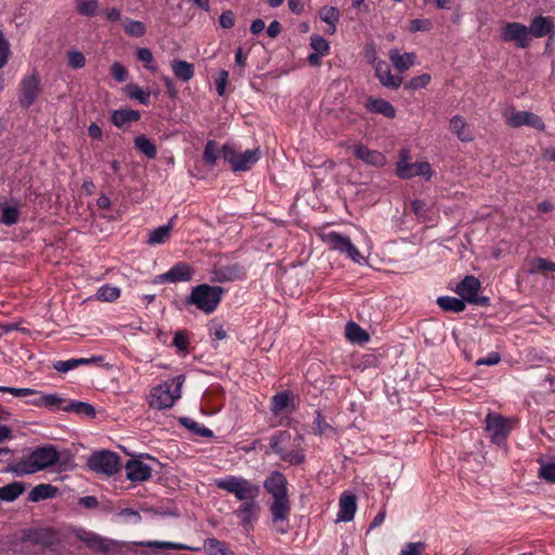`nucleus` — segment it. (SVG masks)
<instances>
[{
  "instance_id": "obj_13",
  "label": "nucleus",
  "mask_w": 555,
  "mask_h": 555,
  "mask_svg": "<svg viewBox=\"0 0 555 555\" xmlns=\"http://www.w3.org/2000/svg\"><path fill=\"white\" fill-rule=\"evenodd\" d=\"M88 466L93 472L111 476L118 472L120 462L114 452L98 451L89 457Z\"/></svg>"
},
{
  "instance_id": "obj_9",
  "label": "nucleus",
  "mask_w": 555,
  "mask_h": 555,
  "mask_svg": "<svg viewBox=\"0 0 555 555\" xmlns=\"http://www.w3.org/2000/svg\"><path fill=\"white\" fill-rule=\"evenodd\" d=\"M396 173L401 179H411L414 177H422L429 180L434 171L427 162L411 163L409 151L403 150L400 152V157L396 166Z\"/></svg>"
},
{
  "instance_id": "obj_36",
  "label": "nucleus",
  "mask_w": 555,
  "mask_h": 555,
  "mask_svg": "<svg viewBox=\"0 0 555 555\" xmlns=\"http://www.w3.org/2000/svg\"><path fill=\"white\" fill-rule=\"evenodd\" d=\"M437 304L442 310L455 313L464 311L466 307L463 299L450 296L439 297Z\"/></svg>"
},
{
  "instance_id": "obj_31",
  "label": "nucleus",
  "mask_w": 555,
  "mask_h": 555,
  "mask_svg": "<svg viewBox=\"0 0 555 555\" xmlns=\"http://www.w3.org/2000/svg\"><path fill=\"white\" fill-rule=\"evenodd\" d=\"M242 275V270L238 266H227L217 269L214 272V281L224 283L229 281H234L236 279H240Z\"/></svg>"
},
{
  "instance_id": "obj_34",
  "label": "nucleus",
  "mask_w": 555,
  "mask_h": 555,
  "mask_svg": "<svg viewBox=\"0 0 555 555\" xmlns=\"http://www.w3.org/2000/svg\"><path fill=\"white\" fill-rule=\"evenodd\" d=\"M25 491L22 482L14 481L0 488V500L12 502L17 499Z\"/></svg>"
},
{
  "instance_id": "obj_64",
  "label": "nucleus",
  "mask_w": 555,
  "mask_h": 555,
  "mask_svg": "<svg viewBox=\"0 0 555 555\" xmlns=\"http://www.w3.org/2000/svg\"><path fill=\"white\" fill-rule=\"evenodd\" d=\"M188 337L182 332H177L173 337V345L181 351L188 348Z\"/></svg>"
},
{
  "instance_id": "obj_26",
  "label": "nucleus",
  "mask_w": 555,
  "mask_h": 555,
  "mask_svg": "<svg viewBox=\"0 0 555 555\" xmlns=\"http://www.w3.org/2000/svg\"><path fill=\"white\" fill-rule=\"evenodd\" d=\"M366 108L376 114H380L385 117L392 118L396 115V108L391 103L384 99H369L366 102Z\"/></svg>"
},
{
  "instance_id": "obj_3",
  "label": "nucleus",
  "mask_w": 555,
  "mask_h": 555,
  "mask_svg": "<svg viewBox=\"0 0 555 555\" xmlns=\"http://www.w3.org/2000/svg\"><path fill=\"white\" fill-rule=\"evenodd\" d=\"M270 446L282 461L292 465L301 464L305 460L304 438L301 435L280 431L271 438Z\"/></svg>"
},
{
  "instance_id": "obj_46",
  "label": "nucleus",
  "mask_w": 555,
  "mask_h": 555,
  "mask_svg": "<svg viewBox=\"0 0 555 555\" xmlns=\"http://www.w3.org/2000/svg\"><path fill=\"white\" fill-rule=\"evenodd\" d=\"M539 477L548 482H555V461L539 460Z\"/></svg>"
},
{
  "instance_id": "obj_29",
  "label": "nucleus",
  "mask_w": 555,
  "mask_h": 555,
  "mask_svg": "<svg viewBox=\"0 0 555 555\" xmlns=\"http://www.w3.org/2000/svg\"><path fill=\"white\" fill-rule=\"evenodd\" d=\"M140 119V113L134 109L122 108L115 111L112 115L113 124L121 128L130 122L137 121Z\"/></svg>"
},
{
  "instance_id": "obj_37",
  "label": "nucleus",
  "mask_w": 555,
  "mask_h": 555,
  "mask_svg": "<svg viewBox=\"0 0 555 555\" xmlns=\"http://www.w3.org/2000/svg\"><path fill=\"white\" fill-rule=\"evenodd\" d=\"M346 337L351 343L363 344L369 341V334L358 324L350 322L346 325Z\"/></svg>"
},
{
  "instance_id": "obj_42",
  "label": "nucleus",
  "mask_w": 555,
  "mask_h": 555,
  "mask_svg": "<svg viewBox=\"0 0 555 555\" xmlns=\"http://www.w3.org/2000/svg\"><path fill=\"white\" fill-rule=\"evenodd\" d=\"M293 406V398L287 392L276 393L272 399V412L280 414L281 412Z\"/></svg>"
},
{
  "instance_id": "obj_17",
  "label": "nucleus",
  "mask_w": 555,
  "mask_h": 555,
  "mask_svg": "<svg viewBox=\"0 0 555 555\" xmlns=\"http://www.w3.org/2000/svg\"><path fill=\"white\" fill-rule=\"evenodd\" d=\"M194 270L185 262L176 263L168 272L160 274L157 280L158 282H188L192 280Z\"/></svg>"
},
{
  "instance_id": "obj_48",
  "label": "nucleus",
  "mask_w": 555,
  "mask_h": 555,
  "mask_svg": "<svg viewBox=\"0 0 555 555\" xmlns=\"http://www.w3.org/2000/svg\"><path fill=\"white\" fill-rule=\"evenodd\" d=\"M529 271L531 273L555 271V262H552L544 258H535L530 262Z\"/></svg>"
},
{
  "instance_id": "obj_6",
  "label": "nucleus",
  "mask_w": 555,
  "mask_h": 555,
  "mask_svg": "<svg viewBox=\"0 0 555 555\" xmlns=\"http://www.w3.org/2000/svg\"><path fill=\"white\" fill-rule=\"evenodd\" d=\"M72 529L73 528L67 530H57L50 527L27 529L22 533V541L34 545L53 548L63 543L68 537L73 535L70 532Z\"/></svg>"
},
{
  "instance_id": "obj_41",
  "label": "nucleus",
  "mask_w": 555,
  "mask_h": 555,
  "mask_svg": "<svg viewBox=\"0 0 555 555\" xmlns=\"http://www.w3.org/2000/svg\"><path fill=\"white\" fill-rule=\"evenodd\" d=\"M120 296V288L108 284L102 285L95 294V298L103 302H111L118 299Z\"/></svg>"
},
{
  "instance_id": "obj_25",
  "label": "nucleus",
  "mask_w": 555,
  "mask_h": 555,
  "mask_svg": "<svg viewBox=\"0 0 555 555\" xmlns=\"http://www.w3.org/2000/svg\"><path fill=\"white\" fill-rule=\"evenodd\" d=\"M264 489L272 495L287 493V480L281 473H272L263 483Z\"/></svg>"
},
{
  "instance_id": "obj_63",
  "label": "nucleus",
  "mask_w": 555,
  "mask_h": 555,
  "mask_svg": "<svg viewBox=\"0 0 555 555\" xmlns=\"http://www.w3.org/2000/svg\"><path fill=\"white\" fill-rule=\"evenodd\" d=\"M501 360V357L498 352H491L487 357L477 360V365H494L498 364Z\"/></svg>"
},
{
  "instance_id": "obj_50",
  "label": "nucleus",
  "mask_w": 555,
  "mask_h": 555,
  "mask_svg": "<svg viewBox=\"0 0 555 555\" xmlns=\"http://www.w3.org/2000/svg\"><path fill=\"white\" fill-rule=\"evenodd\" d=\"M204 160L206 164L214 166L219 157L217 143L215 141L207 142L204 154Z\"/></svg>"
},
{
  "instance_id": "obj_38",
  "label": "nucleus",
  "mask_w": 555,
  "mask_h": 555,
  "mask_svg": "<svg viewBox=\"0 0 555 555\" xmlns=\"http://www.w3.org/2000/svg\"><path fill=\"white\" fill-rule=\"evenodd\" d=\"M20 210L17 206L8 204L0 205V222L5 225L15 224L18 220Z\"/></svg>"
},
{
  "instance_id": "obj_40",
  "label": "nucleus",
  "mask_w": 555,
  "mask_h": 555,
  "mask_svg": "<svg viewBox=\"0 0 555 555\" xmlns=\"http://www.w3.org/2000/svg\"><path fill=\"white\" fill-rule=\"evenodd\" d=\"M134 146L138 149L141 153H143L146 157L153 159L156 157L157 150L156 145L146 138L145 135H139L134 139Z\"/></svg>"
},
{
  "instance_id": "obj_45",
  "label": "nucleus",
  "mask_w": 555,
  "mask_h": 555,
  "mask_svg": "<svg viewBox=\"0 0 555 555\" xmlns=\"http://www.w3.org/2000/svg\"><path fill=\"white\" fill-rule=\"evenodd\" d=\"M125 91L130 99L138 100L141 104L146 105L150 102V92L144 91L135 83L127 85Z\"/></svg>"
},
{
  "instance_id": "obj_7",
  "label": "nucleus",
  "mask_w": 555,
  "mask_h": 555,
  "mask_svg": "<svg viewBox=\"0 0 555 555\" xmlns=\"http://www.w3.org/2000/svg\"><path fill=\"white\" fill-rule=\"evenodd\" d=\"M222 294L223 288L220 286L201 284L192 289L188 298V304H192L201 311L209 314L217 309L221 301Z\"/></svg>"
},
{
  "instance_id": "obj_27",
  "label": "nucleus",
  "mask_w": 555,
  "mask_h": 555,
  "mask_svg": "<svg viewBox=\"0 0 555 555\" xmlns=\"http://www.w3.org/2000/svg\"><path fill=\"white\" fill-rule=\"evenodd\" d=\"M415 54L412 52L404 54H400L398 50H391L389 52V59L395 68L399 72H404L412 67L415 64Z\"/></svg>"
},
{
  "instance_id": "obj_57",
  "label": "nucleus",
  "mask_w": 555,
  "mask_h": 555,
  "mask_svg": "<svg viewBox=\"0 0 555 555\" xmlns=\"http://www.w3.org/2000/svg\"><path fill=\"white\" fill-rule=\"evenodd\" d=\"M433 29V23L429 20H413L410 23V30L415 31H429Z\"/></svg>"
},
{
  "instance_id": "obj_51",
  "label": "nucleus",
  "mask_w": 555,
  "mask_h": 555,
  "mask_svg": "<svg viewBox=\"0 0 555 555\" xmlns=\"http://www.w3.org/2000/svg\"><path fill=\"white\" fill-rule=\"evenodd\" d=\"M11 55L10 42L4 37L3 31L0 29V69L3 68L9 62Z\"/></svg>"
},
{
  "instance_id": "obj_35",
  "label": "nucleus",
  "mask_w": 555,
  "mask_h": 555,
  "mask_svg": "<svg viewBox=\"0 0 555 555\" xmlns=\"http://www.w3.org/2000/svg\"><path fill=\"white\" fill-rule=\"evenodd\" d=\"M62 410L65 412H75L79 415L90 418L95 416L94 408L91 404L81 401H72L68 404L62 406Z\"/></svg>"
},
{
  "instance_id": "obj_1",
  "label": "nucleus",
  "mask_w": 555,
  "mask_h": 555,
  "mask_svg": "<svg viewBox=\"0 0 555 555\" xmlns=\"http://www.w3.org/2000/svg\"><path fill=\"white\" fill-rule=\"evenodd\" d=\"M70 532L88 548L102 555H129L133 546L131 543L104 538L83 528H73Z\"/></svg>"
},
{
  "instance_id": "obj_21",
  "label": "nucleus",
  "mask_w": 555,
  "mask_h": 555,
  "mask_svg": "<svg viewBox=\"0 0 555 555\" xmlns=\"http://www.w3.org/2000/svg\"><path fill=\"white\" fill-rule=\"evenodd\" d=\"M270 512L273 521L278 522L286 520L291 513L288 493L273 496V502L270 505Z\"/></svg>"
},
{
  "instance_id": "obj_2",
  "label": "nucleus",
  "mask_w": 555,
  "mask_h": 555,
  "mask_svg": "<svg viewBox=\"0 0 555 555\" xmlns=\"http://www.w3.org/2000/svg\"><path fill=\"white\" fill-rule=\"evenodd\" d=\"M60 460V454L53 446L35 449L27 457L14 463L10 470L17 476L30 475L51 467Z\"/></svg>"
},
{
  "instance_id": "obj_15",
  "label": "nucleus",
  "mask_w": 555,
  "mask_h": 555,
  "mask_svg": "<svg viewBox=\"0 0 555 555\" xmlns=\"http://www.w3.org/2000/svg\"><path fill=\"white\" fill-rule=\"evenodd\" d=\"M240 520V525L245 532L254 529L255 522L258 520L260 514V504L257 500H249L248 502L241 503L240 507L234 512Z\"/></svg>"
},
{
  "instance_id": "obj_39",
  "label": "nucleus",
  "mask_w": 555,
  "mask_h": 555,
  "mask_svg": "<svg viewBox=\"0 0 555 555\" xmlns=\"http://www.w3.org/2000/svg\"><path fill=\"white\" fill-rule=\"evenodd\" d=\"M320 17L330 26V33L336 31V24L339 20V12L335 7H323L320 12Z\"/></svg>"
},
{
  "instance_id": "obj_28",
  "label": "nucleus",
  "mask_w": 555,
  "mask_h": 555,
  "mask_svg": "<svg viewBox=\"0 0 555 555\" xmlns=\"http://www.w3.org/2000/svg\"><path fill=\"white\" fill-rule=\"evenodd\" d=\"M450 129L463 142H469L473 140V135H472L469 129L467 128V124H466L465 119L460 115H455L451 118Z\"/></svg>"
},
{
  "instance_id": "obj_19",
  "label": "nucleus",
  "mask_w": 555,
  "mask_h": 555,
  "mask_svg": "<svg viewBox=\"0 0 555 555\" xmlns=\"http://www.w3.org/2000/svg\"><path fill=\"white\" fill-rule=\"evenodd\" d=\"M352 152L357 158L363 160L367 165L383 167L386 164V158L380 152L370 150L363 144L353 145Z\"/></svg>"
},
{
  "instance_id": "obj_47",
  "label": "nucleus",
  "mask_w": 555,
  "mask_h": 555,
  "mask_svg": "<svg viewBox=\"0 0 555 555\" xmlns=\"http://www.w3.org/2000/svg\"><path fill=\"white\" fill-rule=\"evenodd\" d=\"M180 422L185 428H188L189 430L193 431L194 434H196L198 436L208 437V438L214 436V434L210 429L201 426L197 422H195L192 418L184 417V418H181Z\"/></svg>"
},
{
  "instance_id": "obj_43",
  "label": "nucleus",
  "mask_w": 555,
  "mask_h": 555,
  "mask_svg": "<svg viewBox=\"0 0 555 555\" xmlns=\"http://www.w3.org/2000/svg\"><path fill=\"white\" fill-rule=\"evenodd\" d=\"M55 488L51 485H39L36 486L29 493V500L31 502H38L40 500L52 498L55 493Z\"/></svg>"
},
{
  "instance_id": "obj_54",
  "label": "nucleus",
  "mask_w": 555,
  "mask_h": 555,
  "mask_svg": "<svg viewBox=\"0 0 555 555\" xmlns=\"http://www.w3.org/2000/svg\"><path fill=\"white\" fill-rule=\"evenodd\" d=\"M311 47L314 52L321 55H326L330 50L328 42L323 37L317 35L311 37Z\"/></svg>"
},
{
  "instance_id": "obj_8",
  "label": "nucleus",
  "mask_w": 555,
  "mask_h": 555,
  "mask_svg": "<svg viewBox=\"0 0 555 555\" xmlns=\"http://www.w3.org/2000/svg\"><path fill=\"white\" fill-rule=\"evenodd\" d=\"M322 242L328 246L330 249L346 255L347 258L358 264L365 262V258L353 245L351 240L335 231L322 232L320 234Z\"/></svg>"
},
{
  "instance_id": "obj_55",
  "label": "nucleus",
  "mask_w": 555,
  "mask_h": 555,
  "mask_svg": "<svg viewBox=\"0 0 555 555\" xmlns=\"http://www.w3.org/2000/svg\"><path fill=\"white\" fill-rule=\"evenodd\" d=\"M425 547L423 542H410L401 550L400 555H422Z\"/></svg>"
},
{
  "instance_id": "obj_49",
  "label": "nucleus",
  "mask_w": 555,
  "mask_h": 555,
  "mask_svg": "<svg viewBox=\"0 0 555 555\" xmlns=\"http://www.w3.org/2000/svg\"><path fill=\"white\" fill-rule=\"evenodd\" d=\"M124 27L126 33L130 36L142 37L145 34V26L140 21L127 20Z\"/></svg>"
},
{
  "instance_id": "obj_30",
  "label": "nucleus",
  "mask_w": 555,
  "mask_h": 555,
  "mask_svg": "<svg viewBox=\"0 0 555 555\" xmlns=\"http://www.w3.org/2000/svg\"><path fill=\"white\" fill-rule=\"evenodd\" d=\"M204 550L209 555H236L227 543L216 539V538H207L204 541Z\"/></svg>"
},
{
  "instance_id": "obj_22",
  "label": "nucleus",
  "mask_w": 555,
  "mask_h": 555,
  "mask_svg": "<svg viewBox=\"0 0 555 555\" xmlns=\"http://www.w3.org/2000/svg\"><path fill=\"white\" fill-rule=\"evenodd\" d=\"M375 75L384 87L398 89L402 83V77H396L391 74L389 65L379 61L375 65Z\"/></svg>"
},
{
  "instance_id": "obj_60",
  "label": "nucleus",
  "mask_w": 555,
  "mask_h": 555,
  "mask_svg": "<svg viewBox=\"0 0 555 555\" xmlns=\"http://www.w3.org/2000/svg\"><path fill=\"white\" fill-rule=\"evenodd\" d=\"M229 73L225 69L220 70L219 77L217 79V92L219 95H223L225 91V86L228 82Z\"/></svg>"
},
{
  "instance_id": "obj_44",
  "label": "nucleus",
  "mask_w": 555,
  "mask_h": 555,
  "mask_svg": "<svg viewBox=\"0 0 555 555\" xmlns=\"http://www.w3.org/2000/svg\"><path fill=\"white\" fill-rule=\"evenodd\" d=\"M75 7L80 15L94 16L99 10L98 0H75Z\"/></svg>"
},
{
  "instance_id": "obj_16",
  "label": "nucleus",
  "mask_w": 555,
  "mask_h": 555,
  "mask_svg": "<svg viewBox=\"0 0 555 555\" xmlns=\"http://www.w3.org/2000/svg\"><path fill=\"white\" fill-rule=\"evenodd\" d=\"M480 289V282L473 275H467L457 286L456 293L462 299L472 304L485 305L488 299L486 297H479L478 292Z\"/></svg>"
},
{
  "instance_id": "obj_10",
  "label": "nucleus",
  "mask_w": 555,
  "mask_h": 555,
  "mask_svg": "<svg viewBox=\"0 0 555 555\" xmlns=\"http://www.w3.org/2000/svg\"><path fill=\"white\" fill-rule=\"evenodd\" d=\"M222 155L224 160L231 165L232 170L247 171L260 159L261 152L257 147L240 153L230 146H223Z\"/></svg>"
},
{
  "instance_id": "obj_59",
  "label": "nucleus",
  "mask_w": 555,
  "mask_h": 555,
  "mask_svg": "<svg viewBox=\"0 0 555 555\" xmlns=\"http://www.w3.org/2000/svg\"><path fill=\"white\" fill-rule=\"evenodd\" d=\"M0 391L14 395L15 397H27L30 393H35V389L31 388H13L3 386H0Z\"/></svg>"
},
{
  "instance_id": "obj_12",
  "label": "nucleus",
  "mask_w": 555,
  "mask_h": 555,
  "mask_svg": "<svg viewBox=\"0 0 555 555\" xmlns=\"http://www.w3.org/2000/svg\"><path fill=\"white\" fill-rule=\"evenodd\" d=\"M41 93V82L38 74L31 73L22 78L18 89V104L22 108H29Z\"/></svg>"
},
{
  "instance_id": "obj_61",
  "label": "nucleus",
  "mask_w": 555,
  "mask_h": 555,
  "mask_svg": "<svg viewBox=\"0 0 555 555\" xmlns=\"http://www.w3.org/2000/svg\"><path fill=\"white\" fill-rule=\"evenodd\" d=\"M221 27L229 29L234 26V14L232 11H224L219 18Z\"/></svg>"
},
{
  "instance_id": "obj_62",
  "label": "nucleus",
  "mask_w": 555,
  "mask_h": 555,
  "mask_svg": "<svg viewBox=\"0 0 555 555\" xmlns=\"http://www.w3.org/2000/svg\"><path fill=\"white\" fill-rule=\"evenodd\" d=\"M53 367L61 373H66L73 369H76V363L74 359L66 360V361H56L53 364Z\"/></svg>"
},
{
  "instance_id": "obj_32",
  "label": "nucleus",
  "mask_w": 555,
  "mask_h": 555,
  "mask_svg": "<svg viewBox=\"0 0 555 555\" xmlns=\"http://www.w3.org/2000/svg\"><path fill=\"white\" fill-rule=\"evenodd\" d=\"M172 231V221L165 225H160L154 230H152L149 234L147 244L149 245H159L167 242L171 235Z\"/></svg>"
},
{
  "instance_id": "obj_14",
  "label": "nucleus",
  "mask_w": 555,
  "mask_h": 555,
  "mask_svg": "<svg viewBox=\"0 0 555 555\" xmlns=\"http://www.w3.org/2000/svg\"><path fill=\"white\" fill-rule=\"evenodd\" d=\"M501 39L504 42H515L517 47L526 49L531 41L530 30L524 24L507 22L502 26Z\"/></svg>"
},
{
  "instance_id": "obj_5",
  "label": "nucleus",
  "mask_w": 555,
  "mask_h": 555,
  "mask_svg": "<svg viewBox=\"0 0 555 555\" xmlns=\"http://www.w3.org/2000/svg\"><path fill=\"white\" fill-rule=\"evenodd\" d=\"M214 485L233 494L242 503L257 500L260 494V487L257 483L240 476L218 478L215 479Z\"/></svg>"
},
{
  "instance_id": "obj_53",
  "label": "nucleus",
  "mask_w": 555,
  "mask_h": 555,
  "mask_svg": "<svg viewBox=\"0 0 555 555\" xmlns=\"http://www.w3.org/2000/svg\"><path fill=\"white\" fill-rule=\"evenodd\" d=\"M137 57L140 62H142L145 67L150 70H155L154 66V56L150 49L140 48L137 50Z\"/></svg>"
},
{
  "instance_id": "obj_33",
  "label": "nucleus",
  "mask_w": 555,
  "mask_h": 555,
  "mask_svg": "<svg viewBox=\"0 0 555 555\" xmlns=\"http://www.w3.org/2000/svg\"><path fill=\"white\" fill-rule=\"evenodd\" d=\"M171 69L176 77L182 81H189L194 76V66L186 61L173 60Z\"/></svg>"
},
{
  "instance_id": "obj_24",
  "label": "nucleus",
  "mask_w": 555,
  "mask_h": 555,
  "mask_svg": "<svg viewBox=\"0 0 555 555\" xmlns=\"http://www.w3.org/2000/svg\"><path fill=\"white\" fill-rule=\"evenodd\" d=\"M528 29L530 30V37L542 38L552 34L555 26L550 17L538 16L532 20Z\"/></svg>"
},
{
  "instance_id": "obj_52",
  "label": "nucleus",
  "mask_w": 555,
  "mask_h": 555,
  "mask_svg": "<svg viewBox=\"0 0 555 555\" xmlns=\"http://www.w3.org/2000/svg\"><path fill=\"white\" fill-rule=\"evenodd\" d=\"M430 80L431 77L429 74H422L420 76L413 77L410 81H408L404 88L410 90L425 88L429 85Z\"/></svg>"
},
{
  "instance_id": "obj_23",
  "label": "nucleus",
  "mask_w": 555,
  "mask_h": 555,
  "mask_svg": "<svg viewBox=\"0 0 555 555\" xmlns=\"http://www.w3.org/2000/svg\"><path fill=\"white\" fill-rule=\"evenodd\" d=\"M357 511V499L352 494L344 493L339 499L337 521H350Z\"/></svg>"
},
{
  "instance_id": "obj_18",
  "label": "nucleus",
  "mask_w": 555,
  "mask_h": 555,
  "mask_svg": "<svg viewBox=\"0 0 555 555\" xmlns=\"http://www.w3.org/2000/svg\"><path fill=\"white\" fill-rule=\"evenodd\" d=\"M486 424L487 431L495 442L502 441L508 433L506 421L501 415L489 414Z\"/></svg>"
},
{
  "instance_id": "obj_4",
  "label": "nucleus",
  "mask_w": 555,
  "mask_h": 555,
  "mask_svg": "<svg viewBox=\"0 0 555 555\" xmlns=\"http://www.w3.org/2000/svg\"><path fill=\"white\" fill-rule=\"evenodd\" d=\"M184 380V375H178L154 387L149 397L150 406L157 410L171 408L176 400L181 397Z\"/></svg>"
},
{
  "instance_id": "obj_56",
  "label": "nucleus",
  "mask_w": 555,
  "mask_h": 555,
  "mask_svg": "<svg viewBox=\"0 0 555 555\" xmlns=\"http://www.w3.org/2000/svg\"><path fill=\"white\" fill-rule=\"evenodd\" d=\"M68 64L74 69L82 68L86 65L85 55L79 51H70L68 53Z\"/></svg>"
},
{
  "instance_id": "obj_11",
  "label": "nucleus",
  "mask_w": 555,
  "mask_h": 555,
  "mask_svg": "<svg viewBox=\"0 0 555 555\" xmlns=\"http://www.w3.org/2000/svg\"><path fill=\"white\" fill-rule=\"evenodd\" d=\"M503 117L505 124L511 128L528 126L539 131H543L545 129V124L540 116L527 111H517L513 106L503 111Z\"/></svg>"
},
{
  "instance_id": "obj_58",
  "label": "nucleus",
  "mask_w": 555,
  "mask_h": 555,
  "mask_svg": "<svg viewBox=\"0 0 555 555\" xmlns=\"http://www.w3.org/2000/svg\"><path fill=\"white\" fill-rule=\"evenodd\" d=\"M111 73L113 75V77L118 81V82H124L127 80V77H128V72L127 69L118 62L114 63L111 67Z\"/></svg>"
},
{
  "instance_id": "obj_20",
  "label": "nucleus",
  "mask_w": 555,
  "mask_h": 555,
  "mask_svg": "<svg viewBox=\"0 0 555 555\" xmlns=\"http://www.w3.org/2000/svg\"><path fill=\"white\" fill-rule=\"evenodd\" d=\"M125 469L127 478L131 481H145L152 475L151 467L140 460H130Z\"/></svg>"
}]
</instances>
